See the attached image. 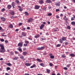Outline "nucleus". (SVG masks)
I'll list each match as a JSON object with an SVG mask.
<instances>
[{"label":"nucleus","mask_w":75,"mask_h":75,"mask_svg":"<svg viewBox=\"0 0 75 75\" xmlns=\"http://www.w3.org/2000/svg\"><path fill=\"white\" fill-rule=\"evenodd\" d=\"M38 75H42V74H38Z\"/></svg>","instance_id":"obj_64"},{"label":"nucleus","mask_w":75,"mask_h":75,"mask_svg":"<svg viewBox=\"0 0 75 75\" xmlns=\"http://www.w3.org/2000/svg\"><path fill=\"white\" fill-rule=\"evenodd\" d=\"M22 34L23 36H25L27 34L25 32H22Z\"/></svg>","instance_id":"obj_13"},{"label":"nucleus","mask_w":75,"mask_h":75,"mask_svg":"<svg viewBox=\"0 0 75 75\" xmlns=\"http://www.w3.org/2000/svg\"><path fill=\"white\" fill-rule=\"evenodd\" d=\"M43 3H44V1H43V0H42L40 1H39V3H40V4H43Z\"/></svg>","instance_id":"obj_15"},{"label":"nucleus","mask_w":75,"mask_h":75,"mask_svg":"<svg viewBox=\"0 0 75 75\" xmlns=\"http://www.w3.org/2000/svg\"><path fill=\"white\" fill-rule=\"evenodd\" d=\"M27 29H28V30H30V27H28L27 28Z\"/></svg>","instance_id":"obj_61"},{"label":"nucleus","mask_w":75,"mask_h":75,"mask_svg":"<svg viewBox=\"0 0 75 75\" xmlns=\"http://www.w3.org/2000/svg\"><path fill=\"white\" fill-rule=\"evenodd\" d=\"M69 65H67L66 66L67 67H68V68H69V67H70V65H69Z\"/></svg>","instance_id":"obj_54"},{"label":"nucleus","mask_w":75,"mask_h":75,"mask_svg":"<svg viewBox=\"0 0 75 75\" xmlns=\"http://www.w3.org/2000/svg\"><path fill=\"white\" fill-rule=\"evenodd\" d=\"M62 57L63 58H65L66 56L64 55H62Z\"/></svg>","instance_id":"obj_50"},{"label":"nucleus","mask_w":75,"mask_h":75,"mask_svg":"<svg viewBox=\"0 0 75 75\" xmlns=\"http://www.w3.org/2000/svg\"><path fill=\"white\" fill-rule=\"evenodd\" d=\"M37 61L38 62H42V60L39 59H37Z\"/></svg>","instance_id":"obj_25"},{"label":"nucleus","mask_w":75,"mask_h":75,"mask_svg":"<svg viewBox=\"0 0 75 75\" xmlns=\"http://www.w3.org/2000/svg\"><path fill=\"white\" fill-rule=\"evenodd\" d=\"M46 3H51V1L50 0H46Z\"/></svg>","instance_id":"obj_16"},{"label":"nucleus","mask_w":75,"mask_h":75,"mask_svg":"<svg viewBox=\"0 0 75 75\" xmlns=\"http://www.w3.org/2000/svg\"><path fill=\"white\" fill-rule=\"evenodd\" d=\"M5 75H9V74L8 73H6Z\"/></svg>","instance_id":"obj_63"},{"label":"nucleus","mask_w":75,"mask_h":75,"mask_svg":"<svg viewBox=\"0 0 75 75\" xmlns=\"http://www.w3.org/2000/svg\"><path fill=\"white\" fill-rule=\"evenodd\" d=\"M60 42L61 43V44H62V42H63V40H62V39H60Z\"/></svg>","instance_id":"obj_41"},{"label":"nucleus","mask_w":75,"mask_h":75,"mask_svg":"<svg viewBox=\"0 0 75 75\" xmlns=\"http://www.w3.org/2000/svg\"><path fill=\"white\" fill-rule=\"evenodd\" d=\"M23 45L24 46H25V47H27V46L28 45H27V43H26V44H24Z\"/></svg>","instance_id":"obj_44"},{"label":"nucleus","mask_w":75,"mask_h":75,"mask_svg":"<svg viewBox=\"0 0 75 75\" xmlns=\"http://www.w3.org/2000/svg\"><path fill=\"white\" fill-rule=\"evenodd\" d=\"M25 65L26 66H30L31 65V64L30 63H26L25 64Z\"/></svg>","instance_id":"obj_21"},{"label":"nucleus","mask_w":75,"mask_h":75,"mask_svg":"<svg viewBox=\"0 0 75 75\" xmlns=\"http://www.w3.org/2000/svg\"><path fill=\"white\" fill-rule=\"evenodd\" d=\"M15 53H16V54H18V52H17V51H15Z\"/></svg>","instance_id":"obj_62"},{"label":"nucleus","mask_w":75,"mask_h":75,"mask_svg":"<svg viewBox=\"0 0 75 75\" xmlns=\"http://www.w3.org/2000/svg\"><path fill=\"white\" fill-rule=\"evenodd\" d=\"M1 50H1L0 51V52H1V53L3 52V53H4V52H5L6 51H5V49H3Z\"/></svg>","instance_id":"obj_6"},{"label":"nucleus","mask_w":75,"mask_h":75,"mask_svg":"<svg viewBox=\"0 0 75 75\" xmlns=\"http://www.w3.org/2000/svg\"><path fill=\"white\" fill-rule=\"evenodd\" d=\"M47 55V53H43L44 55Z\"/></svg>","instance_id":"obj_51"},{"label":"nucleus","mask_w":75,"mask_h":75,"mask_svg":"<svg viewBox=\"0 0 75 75\" xmlns=\"http://www.w3.org/2000/svg\"><path fill=\"white\" fill-rule=\"evenodd\" d=\"M18 7L19 8V11H21L23 10V9L21 8V6H18Z\"/></svg>","instance_id":"obj_22"},{"label":"nucleus","mask_w":75,"mask_h":75,"mask_svg":"<svg viewBox=\"0 0 75 75\" xmlns=\"http://www.w3.org/2000/svg\"><path fill=\"white\" fill-rule=\"evenodd\" d=\"M34 67H35V65L34 64L32 66L30 67V68H33Z\"/></svg>","instance_id":"obj_23"},{"label":"nucleus","mask_w":75,"mask_h":75,"mask_svg":"<svg viewBox=\"0 0 75 75\" xmlns=\"http://www.w3.org/2000/svg\"><path fill=\"white\" fill-rule=\"evenodd\" d=\"M67 28L69 29V30H70V29H71V27L70 26H68L67 27Z\"/></svg>","instance_id":"obj_33"},{"label":"nucleus","mask_w":75,"mask_h":75,"mask_svg":"<svg viewBox=\"0 0 75 75\" xmlns=\"http://www.w3.org/2000/svg\"><path fill=\"white\" fill-rule=\"evenodd\" d=\"M5 42L6 43H8V41L7 40H5Z\"/></svg>","instance_id":"obj_60"},{"label":"nucleus","mask_w":75,"mask_h":75,"mask_svg":"<svg viewBox=\"0 0 75 75\" xmlns=\"http://www.w3.org/2000/svg\"><path fill=\"white\" fill-rule=\"evenodd\" d=\"M47 72L48 74H50V70L48 69H47Z\"/></svg>","instance_id":"obj_19"},{"label":"nucleus","mask_w":75,"mask_h":75,"mask_svg":"<svg viewBox=\"0 0 75 75\" xmlns=\"http://www.w3.org/2000/svg\"><path fill=\"white\" fill-rule=\"evenodd\" d=\"M25 42L27 44L29 43V42H28V41H25Z\"/></svg>","instance_id":"obj_32"},{"label":"nucleus","mask_w":75,"mask_h":75,"mask_svg":"<svg viewBox=\"0 0 75 75\" xmlns=\"http://www.w3.org/2000/svg\"><path fill=\"white\" fill-rule=\"evenodd\" d=\"M38 50H41V47H38L37 48Z\"/></svg>","instance_id":"obj_47"},{"label":"nucleus","mask_w":75,"mask_h":75,"mask_svg":"<svg viewBox=\"0 0 75 75\" xmlns=\"http://www.w3.org/2000/svg\"><path fill=\"white\" fill-rule=\"evenodd\" d=\"M1 20L2 21H5L6 20V19L4 18L3 17H1Z\"/></svg>","instance_id":"obj_9"},{"label":"nucleus","mask_w":75,"mask_h":75,"mask_svg":"<svg viewBox=\"0 0 75 75\" xmlns=\"http://www.w3.org/2000/svg\"><path fill=\"white\" fill-rule=\"evenodd\" d=\"M25 14L26 15V16H28L29 15V14H28V12L27 11H26L25 12Z\"/></svg>","instance_id":"obj_27"},{"label":"nucleus","mask_w":75,"mask_h":75,"mask_svg":"<svg viewBox=\"0 0 75 75\" xmlns=\"http://www.w3.org/2000/svg\"><path fill=\"white\" fill-rule=\"evenodd\" d=\"M56 17L57 18H59V16H56Z\"/></svg>","instance_id":"obj_59"},{"label":"nucleus","mask_w":75,"mask_h":75,"mask_svg":"<svg viewBox=\"0 0 75 75\" xmlns=\"http://www.w3.org/2000/svg\"><path fill=\"white\" fill-rule=\"evenodd\" d=\"M20 58L21 59H24V56H21Z\"/></svg>","instance_id":"obj_43"},{"label":"nucleus","mask_w":75,"mask_h":75,"mask_svg":"<svg viewBox=\"0 0 75 75\" xmlns=\"http://www.w3.org/2000/svg\"><path fill=\"white\" fill-rule=\"evenodd\" d=\"M22 42V43H19L18 45V46H19L20 47H22L23 46V42Z\"/></svg>","instance_id":"obj_10"},{"label":"nucleus","mask_w":75,"mask_h":75,"mask_svg":"<svg viewBox=\"0 0 75 75\" xmlns=\"http://www.w3.org/2000/svg\"><path fill=\"white\" fill-rule=\"evenodd\" d=\"M45 26V25L44 24H42L41 25V26L40 27V30H42V29L43 28H44V27Z\"/></svg>","instance_id":"obj_2"},{"label":"nucleus","mask_w":75,"mask_h":75,"mask_svg":"<svg viewBox=\"0 0 75 75\" xmlns=\"http://www.w3.org/2000/svg\"><path fill=\"white\" fill-rule=\"evenodd\" d=\"M8 8V9H10L11 8V5H8L7 6Z\"/></svg>","instance_id":"obj_12"},{"label":"nucleus","mask_w":75,"mask_h":75,"mask_svg":"<svg viewBox=\"0 0 75 75\" xmlns=\"http://www.w3.org/2000/svg\"><path fill=\"white\" fill-rule=\"evenodd\" d=\"M5 33H1V35L2 37H7V35H4Z\"/></svg>","instance_id":"obj_14"},{"label":"nucleus","mask_w":75,"mask_h":75,"mask_svg":"<svg viewBox=\"0 0 75 75\" xmlns=\"http://www.w3.org/2000/svg\"><path fill=\"white\" fill-rule=\"evenodd\" d=\"M12 7H13V8H15V7H14V6H15V3H14V2H13L12 3Z\"/></svg>","instance_id":"obj_7"},{"label":"nucleus","mask_w":75,"mask_h":75,"mask_svg":"<svg viewBox=\"0 0 75 75\" xmlns=\"http://www.w3.org/2000/svg\"><path fill=\"white\" fill-rule=\"evenodd\" d=\"M11 15H14V12L13 11V12H11Z\"/></svg>","instance_id":"obj_35"},{"label":"nucleus","mask_w":75,"mask_h":75,"mask_svg":"<svg viewBox=\"0 0 75 75\" xmlns=\"http://www.w3.org/2000/svg\"><path fill=\"white\" fill-rule=\"evenodd\" d=\"M1 41V42H4V40L1 39L0 40Z\"/></svg>","instance_id":"obj_40"},{"label":"nucleus","mask_w":75,"mask_h":75,"mask_svg":"<svg viewBox=\"0 0 75 75\" xmlns=\"http://www.w3.org/2000/svg\"><path fill=\"white\" fill-rule=\"evenodd\" d=\"M18 58V57H15L13 59V60H17V59Z\"/></svg>","instance_id":"obj_29"},{"label":"nucleus","mask_w":75,"mask_h":75,"mask_svg":"<svg viewBox=\"0 0 75 75\" xmlns=\"http://www.w3.org/2000/svg\"><path fill=\"white\" fill-rule=\"evenodd\" d=\"M70 55L71 56V57H75V54L73 53H71V54H70Z\"/></svg>","instance_id":"obj_17"},{"label":"nucleus","mask_w":75,"mask_h":75,"mask_svg":"<svg viewBox=\"0 0 75 75\" xmlns=\"http://www.w3.org/2000/svg\"><path fill=\"white\" fill-rule=\"evenodd\" d=\"M7 70H10V67H7L6 68Z\"/></svg>","instance_id":"obj_49"},{"label":"nucleus","mask_w":75,"mask_h":75,"mask_svg":"<svg viewBox=\"0 0 75 75\" xmlns=\"http://www.w3.org/2000/svg\"><path fill=\"white\" fill-rule=\"evenodd\" d=\"M16 17H14L13 16H12L11 17V18H16Z\"/></svg>","instance_id":"obj_46"},{"label":"nucleus","mask_w":75,"mask_h":75,"mask_svg":"<svg viewBox=\"0 0 75 75\" xmlns=\"http://www.w3.org/2000/svg\"><path fill=\"white\" fill-rule=\"evenodd\" d=\"M50 66H51V67H52V64L51 63H50Z\"/></svg>","instance_id":"obj_57"},{"label":"nucleus","mask_w":75,"mask_h":75,"mask_svg":"<svg viewBox=\"0 0 75 75\" xmlns=\"http://www.w3.org/2000/svg\"><path fill=\"white\" fill-rule=\"evenodd\" d=\"M71 24L72 25H75V22L74 21L72 22L71 23Z\"/></svg>","instance_id":"obj_24"},{"label":"nucleus","mask_w":75,"mask_h":75,"mask_svg":"<svg viewBox=\"0 0 75 75\" xmlns=\"http://www.w3.org/2000/svg\"><path fill=\"white\" fill-rule=\"evenodd\" d=\"M33 21V19L32 18H29L28 21V23H32Z\"/></svg>","instance_id":"obj_3"},{"label":"nucleus","mask_w":75,"mask_h":75,"mask_svg":"<svg viewBox=\"0 0 75 75\" xmlns=\"http://www.w3.org/2000/svg\"><path fill=\"white\" fill-rule=\"evenodd\" d=\"M65 45H68V42H66L65 43Z\"/></svg>","instance_id":"obj_56"},{"label":"nucleus","mask_w":75,"mask_h":75,"mask_svg":"<svg viewBox=\"0 0 75 75\" xmlns=\"http://www.w3.org/2000/svg\"><path fill=\"white\" fill-rule=\"evenodd\" d=\"M15 2H16V3H17V4H18V3H20L19 1H18V0H16L15 1Z\"/></svg>","instance_id":"obj_26"},{"label":"nucleus","mask_w":75,"mask_h":75,"mask_svg":"<svg viewBox=\"0 0 75 75\" xmlns=\"http://www.w3.org/2000/svg\"><path fill=\"white\" fill-rule=\"evenodd\" d=\"M59 11V9H56V11Z\"/></svg>","instance_id":"obj_55"},{"label":"nucleus","mask_w":75,"mask_h":75,"mask_svg":"<svg viewBox=\"0 0 75 75\" xmlns=\"http://www.w3.org/2000/svg\"><path fill=\"white\" fill-rule=\"evenodd\" d=\"M64 69H65V70H67L68 69V68L66 67H65L63 68Z\"/></svg>","instance_id":"obj_45"},{"label":"nucleus","mask_w":75,"mask_h":75,"mask_svg":"<svg viewBox=\"0 0 75 75\" xmlns=\"http://www.w3.org/2000/svg\"><path fill=\"white\" fill-rule=\"evenodd\" d=\"M71 21H73V20H74V18L72 17L71 18Z\"/></svg>","instance_id":"obj_48"},{"label":"nucleus","mask_w":75,"mask_h":75,"mask_svg":"<svg viewBox=\"0 0 75 75\" xmlns=\"http://www.w3.org/2000/svg\"><path fill=\"white\" fill-rule=\"evenodd\" d=\"M63 19L64 20H65V21H66V23H68L67 21H68V18H67L66 16H65L64 18H63Z\"/></svg>","instance_id":"obj_1"},{"label":"nucleus","mask_w":75,"mask_h":75,"mask_svg":"<svg viewBox=\"0 0 75 75\" xmlns=\"http://www.w3.org/2000/svg\"><path fill=\"white\" fill-rule=\"evenodd\" d=\"M40 47L41 48V50H44V48H45V47L44 46L42 47Z\"/></svg>","instance_id":"obj_30"},{"label":"nucleus","mask_w":75,"mask_h":75,"mask_svg":"<svg viewBox=\"0 0 75 75\" xmlns=\"http://www.w3.org/2000/svg\"><path fill=\"white\" fill-rule=\"evenodd\" d=\"M9 27L11 28H13V26L11 24L9 25Z\"/></svg>","instance_id":"obj_20"},{"label":"nucleus","mask_w":75,"mask_h":75,"mask_svg":"<svg viewBox=\"0 0 75 75\" xmlns=\"http://www.w3.org/2000/svg\"><path fill=\"white\" fill-rule=\"evenodd\" d=\"M0 47H1V50L4 49V47L2 44H0Z\"/></svg>","instance_id":"obj_4"},{"label":"nucleus","mask_w":75,"mask_h":75,"mask_svg":"<svg viewBox=\"0 0 75 75\" xmlns=\"http://www.w3.org/2000/svg\"><path fill=\"white\" fill-rule=\"evenodd\" d=\"M39 37V35H37L35 36V38H38Z\"/></svg>","instance_id":"obj_28"},{"label":"nucleus","mask_w":75,"mask_h":75,"mask_svg":"<svg viewBox=\"0 0 75 75\" xmlns=\"http://www.w3.org/2000/svg\"><path fill=\"white\" fill-rule=\"evenodd\" d=\"M40 7V6L36 5L35 6V9H39Z\"/></svg>","instance_id":"obj_11"},{"label":"nucleus","mask_w":75,"mask_h":75,"mask_svg":"<svg viewBox=\"0 0 75 75\" xmlns=\"http://www.w3.org/2000/svg\"><path fill=\"white\" fill-rule=\"evenodd\" d=\"M25 30V28H23V29L22 30V31H24V30Z\"/></svg>","instance_id":"obj_52"},{"label":"nucleus","mask_w":75,"mask_h":75,"mask_svg":"<svg viewBox=\"0 0 75 75\" xmlns=\"http://www.w3.org/2000/svg\"><path fill=\"white\" fill-rule=\"evenodd\" d=\"M62 41H65L67 40V37H63L62 38Z\"/></svg>","instance_id":"obj_8"},{"label":"nucleus","mask_w":75,"mask_h":75,"mask_svg":"<svg viewBox=\"0 0 75 75\" xmlns=\"http://www.w3.org/2000/svg\"><path fill=\"white\" fill-rule=\"evenodd\" d=\"M41 66H44V64L43 63H41L40 64Z\"/></svg>","instance_id":"obj_42"},{"label":"nucleus","mask_w":75,"mask_h":75,"mask_svg":"<svg viewBox=\"0 0 75 75\" xmlns=\"http://www.w3.org/2000/svg\"><path fill=\"white\" fill-rule=\"evenodd\" d=\"M18 50L19 51H20V52H22V50H21V49L19 48V49H18Z\"/></svg>","instance_id":"obj_36"},{"label":"nucleus","mask_w":75,"mask_h":75,"mask_svg":"<svg viewBox=\"0 0 75 75\" xmlns=\"http://www.w3.org/2000/svg\"><path fill=\"white\" fill-rule=\"evenodd\" d=\"M61 46V45L58 44L56 46V47H60Z\"/></svg>","instance_id":"obj_37"},{"label":"nucleus","mask_w":75,"mask_h":75,"mask_svg":"<svg viewBox=\"0 0 75 75\" xmlns=\"http://www.w3.org/2000/svg\"><path fill=\"white\" fill-rule=\"evenodd\" d=\"M48 16H52V13H49L48 14Z\"/></svg>","instance_id":"obj_38"},{"label":"nucleus","mask_w":75,"mask_h":75,"mask_svg":"<svg viewBox=\"0 0 75 75\" xmlns=\"http://www.w3.org/2000/svg\"><path fill=\"white\" fill-rule=\"evenodd\" d=\"M5 8H3V9L1 10L2 12H3L4 11H5Z\"/></svg>","instance_id":"obj_34"},{"label":"nucleus","mask_w":75,"mask_h":75,"mask_svg":"<svg viewBox=\"0 0 75 75\" xmlns=\"http://www.w3.org/2000/svg\"><path fill=\"white\" fill-rule=\"evenodd\" d=\"M23 23H19V25H22Z\"/></svg>","instance_id":"obj_53"},{"label":"nucleus","mask_w":75,"mask_h":75,"mask_svg":"<svg viewBox=\"0 0 75 75\" xmlns=\"http://www.w3.org/2000/svg\"><path fill=\"white\" fill-rule=\"evenodd\" d=\"M52 56V54L50 53L49 54V56H50V57H51V56Z\"/></svg>","instance_id":"obj_58"},{"label":"nucleus","mask_w":75,"mask_h":75,"mask_svg":"<svg viewBox=\"0 0 75 75\" xmlns=\"http://www.w3.org/2000/svg\"><path fill=\"white\" fill-rule=\"evenodd\" d=\"M7 65L8 66H11L12 65L10 63H8L7 64Z\"/></svg>","instance_id":"obj_39"},{"label":"nucleus","mask_w":75,"mask_h":75,"mask_svg":"<svg viewBox=\"0 0 75 75\" xmlns=\"http://www.w3.org/2000/svg\"><path fill=\"white\" fill-rule=\"evenodd\" d=\"M23 55H26L27 54V52H23Z\"/></svg>","instance_id":"obj_18"},{"label":"nucleus","mask_w":75,"mask_h":75,"mask_svg":"<svg viewBox=\"0 0 75 75\" xmlns=\"http://www.w3.org/2000/svg\"><path fill=\"white\" fill-rule=\"evenodd\" d=\"M56 6H60V2H57V3H56L55 4Z\"/></svg>","instance_id":"obj_5"},{"label":"nucleus","mask_w":75,"mask_h":75,"mask_svg":"<svg viewBox=\"0 0 75 75\" xmlns=\"http://www.w3.org/2000/svg\"><path fill=\"white\" fill-rule=\"evenodd\" d=\"M54 56L53 55H52L50 57V58H51V59H54Z\"/></svg>","instance_id":"obj_31"}]
</instances>
